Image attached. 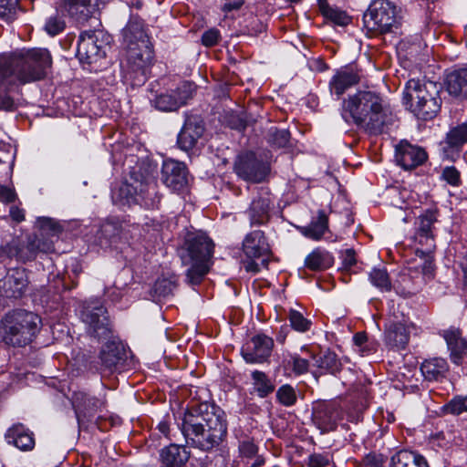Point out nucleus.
Returning a JSON list of instances; mask_svg holds the SVG:
<instances>
[{
  "instance_id": "obj_1",
  "label": "nucleus",
  "mask_w": 467,
  "mask_h": 467,
  "mask_svg": "<svg viewBox=\"0 0 467 467\" xmlns=\"http://www.w3.org/2000/svg\"><path fill=\"white\" fill-rule=\"evenodd\" d=\"M52 59L48 50L33 48L18 55L0 57V110H13L14 99L7 94L13 86L39 80L47 75Z\"/></svg>"
},
{
  "instance_id": "obj_2",
  "label": "nucleus",
  "mask_w": 467,
  "mask_h": 467,
  "mask_svg": "<svg viewBox=\"0 0 467 467\" xmlns=\"http://www.w3.org/2000/svg\"><path fill=\"white\" fill-rule=\"evenodd\" d=\"M181 429L188 445L204 451L218 447L227 435L224 413L208 403L186 411Z\"/></svg>"
},
{
  "instance_id": "obj_3",
  "label": "nucleus",
  "mask_w": 467,
  "mask_h": 467,
  "mask_svg": "<svg viewBox=\"0 0 467 467\" xmlns=\"http://www.w3.org/2000/svg\"><path fill=\"white\" fill-rule=\"evenodd\" d=\"M344 118L348 114L354 124L369 133H381L392 124L394 116L380 93L364 89L343 102Z\"/></svg>"
},
{
  "instance_id": "obj_4",
  "label": "nucleus",
  "mask_w": 467,
  "mask_h": 467,
  "mask_svg": "<svg viewBox=\"0 0 467 467\" xmlns=\"http://www.w3.org/2000/svg\"><path fill=\"white\" fill-rule=\"evenodd\" d=\"M126 58L124 77L132 86H141L148 78L153 59V48L141 21L131 20L123 30Z\"/></svg>"
},
{
  "instance_id": "obj_5",
  "label": "nucleus",
  "mask_w": 467,
  "mask_h": 467,
  "mask_svg": "<svg viewBox=\"0 0 467 467\" xmlns=\"http://www.w3.org/2000/svg\"><path fill=\"white\" fill-rule=\"evenodd\" d=\"M178 253L182 264L189 266L186 272L188 283L200 284L210 270L213 241L203 233L190 232L185 235Z\"/></svg>"
},
{
  "instance_id": "obj_6",
  "label": "nucleus",
  "mask_w": 467,
  "mask_h": 467,
  "mask_svg": "<svg viewBox=\"0 0 467 467\" xmlns=\"http://www.w3.org/2000/svg\"><path fill=\"white\" fill-rule=\"evenodd\" d=\"M3 341L9 346L24 347L39 332L42 321L38 315L17 309L7 313L1 322Z\"/></svg>"
},
{
  "instance_id": "obj_7",
  "label": "nucleus",
  "mask_w": 467,
  "mask_h": 467,
  "mask_svg": "<svg viewBox=\"0 0 467 467\" xmlns=\"http://www.w3.org/2000/svg\"><path fill=\"white\" fill-rule=\"evenodd\" d=\"M404 103L418 117L432 119L441 109L439 87L436 83L410 79L403 92Z\"/></svg>"
},
{
  "instance_id": "obj_8",
  "label": "nucleus",
  "mask_w": 467,
  "mask_h": 467,
  "mask_svg": "<svg viewBox=\"0 0 467 467\" xmlns=\"http://www.w3.org/2000/svg\"><path fill=\"white\" fill-rule=\"evenodd\" d=\"M364 27L373 34H386L399 26L396 6L389 0H373L363 15Z\"/></svg>"
},
{
  "instance_id": "obj_9",
  "label": "nucleus",
  "mask_w": 467,
  "mask_h": 467,
  "mask_svg": "<svg viewBox=\"0 0 467 467\" xmlns=\"http://www.w3.org/2000/svg\"><path fill=\"white\" fill-rule=\"evenodd\" d=\"M80 317L91 336L98 338L109 337L111 330L108 312L98 300L85 303Z\"/></svg>"
},
{
  "instance_id": "obj_10",
  "label": "nucleus",
  "mask_w": 467,
  "mask_h": 467,
  "mask_svg": "<svg viewBox=\"0 0 467 467\" xmlns=\"http://www.w3.org/2000/svg\"><path fill=\"white\" fill-rule=\"evenodd\" d=\"M234 169L238 177L254 183L263 182L270 172L269 164L258 159L254 152L240 154Z\"/></svg>"
},
{
  "instance_id": "obj_11",
  "label": "nucleus",
  "mask_w": 467,
  "mask_h": 467,
  "mask_svg": "<svg viewBox=\"0 0 467 467\" xmlns=\"http://www.w3.org/2000/svg\"><path fill=\"white\" fill-rule=\"evenodd\" d=\"M192 95V86L189 83H183L176 89L156 94L154 98L150 99V103L160 111L171 112L185 105Z\"/></svg>"
},
{
  "instance_id": "obj_12",
  "label": "nucleus",
  "mask_w": 467,
  "mask_h": 467,
  "mask_svg": "<svg viewBox=\"0 0 467 467\" xmlns=\"http://www.w3.org/2000/svg\"><path fill=\"white\" fill-rule=\"evenodd\" d=\"M437 221L438 211L430 209L421 213L415 222L414 240L425 247L424 253L426 254L431 253L435 247L432 228Z\"/></svg>"
},
{
  "instance_id": "obj_13",
  "label": "nucleus",
  "mask_w": 467,
  "mask_h": 467,
  "mask_svg": "<svg viewBox=\"0 0 467 467\" xmlns=\"http://www.w3.org/2000/svg\"><path fill=\"white\" fill-rule=\"evenodd\" d=\"M273 207L274 198L270 191L267 188H259L246 211L251 224L261 225L268 222Z\"/></svg>"
},
{
  "instance_id": "obj_14",
  "label": "nucleus",
  "mask_w": 467,
  "mask_h": 467,
  "mask_svg": "<svg viewBox=\"0 0 467 467\" xmlns=\"http://www.w3.org/2000/svg\"><path fill=\"white\" fill-rule=\"evenodd\" d=\"M98 35L95 31H84L80 34L77 56L80 62L87 64H97L106 56L104 47L98 44Z\"/></svg>"
},
{
  "instance_id": "obj_15",
  "label": "nucleus",
  "mask_w": 467,
  "mask_h": 467,
  "mask_svg": "<svg viewBox=\"0 0 467 467\" xmlns=\"http://www.w3.org/2000/svg\"><path fill=\"white\" fill-rule=\"evenodd\" d=\"M28 285L27 271L25 268H13L0 280V294L9 298H20L25 295Z\"/></svg>"
},
{
  "instance_id": "obj_16",
  "label": "nucleus",
  "mask_w": 467,
  "mask_h": 467,
  "mask_svg": "<svg viewBox=\"0 0 467 467\" xmlns=\"http://www.w3.org/2000/svg\"><path fill=\"white\" fill-rule=\"evenodd\" d=\"M341 418V410L335 401H318L313 407V421L323 432L333 431Z\"/></svg>"
},
{
  "instance_id": "obj_17",
  "label": "nucleus",
  "mask_w": 467,
  "mask_h": 467,
  "mask_svg": "<svg viewBox=\"0 0 467 467\" xmlns=\"http://www.w3.org/2000/svg\"><path fill=\"white\" fill-rule=\"evenodd\" d=\"M274 340L272 337L258 334L254 336L242 348V355L246 362L261 363L265 361L272 352Z\"/></svg>"
},
{
  "instance_id": "obj_18",
  "label": "nucleus",
  "mask_w": 467,
  "mask_h": 467,
  "mask_svg": "<svg viewBox=\"0 0 467 467\" xmlns=\"http://www.w3.org/2000/svg\"><path fill=\"white\" fill-rule=\"evenodd\" d=\"M161 180L172 191H180L188 183V171L184 163L174 161H164L161 169Z\"/></svg>"
},
{
  "instance_id": "obj_19",
  "label": "nucleus",
  "mask_w": 467,
  "mask_h": 467,
  "mask_svg": "<svg viewBox=\"0 0 467 467\" xmlns=\"http://www.w3.org/2000/svg\"><path fill=\"white\" fill-rule=\"evenodd\" d=\"M360 80L358 70L352 66L337 70L328 83L331 95L338 99L348 88L357 85Z\"/></svg>"
},
{
  "instance_id": "obj_20",
  "label": "nucleus",
  "mask_w": 467,
  "mask_h": 467,
  "mask_svg": "<svg viewBox=\"0 0 467 467\" xmlns=\"http://www.w3.org/2000/svg\"><path fill=\"white\" fill-rule=\"evenodd\" d=\"M243 251L247 258H262V263L265 265L270 248L264 233L259 230L249 233L243 241Z\"/></svg>"
},
{
  "instance_id": "obj_21",
  "label": "nucleus",
  "mask_w": 467,
  "mask_h": 467,
  "mask_svg": "<svg viewBox=\"0 0 467 467\" xmlns=\"http://www.w3.org/2000/svg\"><path fill=\"white\" fill-rule=\"evenodd\" d=\"M444 85L450 95L467 98V64L455 66L446 73Z\"/></svg>"
},
{
  "instance_id": "obj_22",
  "label": "nucleus",
  "mask_w": 467,
  "mask_h": 467,
  "mask_svg": "<svg viewBox=\"0 0 467 467\" xmlns=\"http://www.w3.org/2000/svg\"><path fill=\"white\" fill-rule=\"evenodd\" d=\"M396 160L405 170H411L421 165L427 160L426 151L410 143H400L397 147Z\"/></svg>"
},
{
  "instance_id": "obj_23",
  "label": "nucleus",
  "mask_w": 467,
  "mask_h": 467,
  "mask_svg": "<svg viewBox=\"0 0 467 467\" xmlns=\"http://www.w3.org/2000/svg\"><path fill=\"white\" fill-rule=\"evenodd\" d=\"M124 348L116 341H109L100 351V369L104 374H110L115 371L123 359Z\"/></svg>"
},
{
  "instance_id": "obj_24",
  "label": "nucleus",
  "mask_w": 467,
  "mask_h": 467,
  "mask_svg": "<svg viewBox=\"0 0 467 467\" xmlns=\"http://www.w3.org/2000/svg\"><path fill=\"white\" fill-rule=\"evenodd\" d=\"M105 397L90 396L85 392H77L74 395V406L78 419L80 417H92L96 412L105 407Z\"/></svg>"
},
{
  "instance_id": "obj_25",
  "label": "nucleus",
  "mask_w": 467,
  "mask_h": 467,
  "mask_svg": "<svg viewBox=\"0 0 467 467\" xmlns=\"http://www.w3.org/2000/svg\"><path fill=\"white\" fill-rule=\"evenodd\" d=\"M57 9L78 23L86 22L92 14L91 0H59Z\"/></svg>"
},
{
  "instance_id": "obj_26",
  "label": "nucleus",
  "mask_w": 467,
  "mask_h": 467,
  "mask_svg": "<svg viewBox=\"0 0 467 467\" xmlns=\"http://www.w3.org/2000/svg\"><path fill=\"white\" fill-rule=\"evenodd\" d=\"M443 337L451 352V359L456 364H462L467 358V340L462 337L459 329H448L443 333Z\"/></svg>"
},
{
  "instance_id": "obj_27",
  "label": "nucleus",
  "mask_w": 467,
  "mask_h": 467,
  "mask_svg": "<svg viewBox=\"0 0 467 467\" xmlns=\"http://www.w3.org/2000/svg\"><path fill=\"white\" fill-rule=\"evenodd\" d=\"M143 190L138 192V185H132L127 182H121L111 192L113 202L120 207L131 206L139 202V198L142 195Z\"/></svg>"
},
{
  "instance_id": "obj_28",
  "label": "nucleus",
  "mask_w": 467,
  "mask_h": 467,
  "mask_svg": "<svg viewBox=\"0 0 467 467\" xmlns=\"http://www.w3.org/2000/svg\"><path fill=\"white\" fill-rule=\"evenodd\" d=\"M409 339L410 327L402 322H393L385 330V342L391 348H405Z\"/></svg>"
},
{
  "instance_id": "obj_29",
  "label": "nucleus",
  "mask_w": 467,
  "mask_h": 467,
  "mask_svg": "<svg viewBox=\"0 0 467 467\" xmlns=\"http://www.w3.org/2000/svg\"><path fill=\"white\" fill-rule=\"evenodd\" d=\"M190 452L184 446L171 444L161 451L160 459L162 467H184Z\"/></svg>"
},
{
  "instance_id": "obj_30",
  "label": "nucleus",
  "mask_w": 467,
  "mask_h": 467,
  "mask_svg": "<svg viewBox=\"0 0 467 467\" xmlns=\"http://www.w3.org/2000/svg\"><path fill=\"white\" fill-rule=\"evenodd\" d=\"M300 233L314 241L321 240L329 231L328 216L324 211H318L317 215L311 219L308 225L299 227Z\"/></svg>"
},
{
  "instance_id": "obj_31",
  "label": "nucleus",
  "mask_w": 467,
  "mask_h": 467,
  "mask_svg": "<svg viewBox=\"0 0 467 467\" xmlns=\"http://www.w3.org/2000/svg\"><path fill=\"white\" fill-rule=\"evenodd\" d=\"M8 443L15 445L22 451H28L34 447L33 434L22 424H16L5 433Z\"/></svg>"
},
{
  "instance_id": "obj_32",
  "label": "nucleus",
  "mask_w": 467,
  "mask_h": 467,
  "mask_svg": "<svg viewBox=\"0 0 467 467\" xmlns=\"http://www.w3.org/2000/svg\"><path fill=\"white\" fill-rule=\"evenodd\" d=\"M203 133V127L192 121H187L177 139L179 147L183 150H192Z\"/></svg>"
},
{
  "instance_id": "obj_33",
  "label": "nucleus",
  "mask_w": 467,
  "mask_h": 467,
  "mask_svg": "<svg viewBox=\"0 0 467 467\" xmlns=\"http://www.w3.org/2000/svg\"><path fill=\"white\" fill-rule=\"evenodd\" d=\"M420 370L427 380H440L445 378L449 366L446 359L441 358H433L426 359L420 366Z\"/></svg>"
},
{
  "instance_id": "obj_34",
  "label": "nucleus",
  "mask_w": 467,
  "mask_h": 467,
  "mask_svg": "<svg viewBox=\"0 0 467 467\" xmlns=\"http://www.w3.org/2000/svg\"><path fill=\"white\" fill-rule=\"evenodd\" d=\"M391 467H429L426 459L412 451L401 450L391 457Z\"/></svg>"
},
{
  "instance_id": "obj_35",
  "label": "nucleus",
  "mask_w": 467,
  "mask_h": 467,
  "mask_svg": "<svg viewBox=\"0 0 467 467\" xmlns=\"http://www.w3.org/2000/svg\"><path fill=\"white\" fill-rule=\"evenodd\" d=\"M334 263L331 254L324 249H314L305 259V266L311 271H323Z\"/></svg>"
},
{
  "instance_id": "obj_36",
  "label": "nucleus",
  "mask_w": 467,
  "mask_h": 467,
  "mask_svg": "<svg viewBox=\"0 0 467 467\" xmlns=\"http://www.w3.org/2000/svg\"><path fill=\"white\" fill-rule=\"evenodd\" d=\"M444 150H460L467 143V123H461L451 127L445 138Z\"/></svg>"
},
{
  "instance_id": "obj_37",
  "label": "nucleus",
  "mask_w": 467,
  "mask_h": 467,
  "mask_svg": "<svg viewBox=\"0 0 467 467\" xmlns=\"http://www.w3.org/2000/svg\"><path fill=\"white\" fill-rule=\"evenodd\" d=\"M121 227L118 223L106 222L101 224L98 234L97 240L101 247H109L116 244L119 238Z\"/></svg>"
},
{
  "instance_id": "obj_38",
  "label": "nucleus",
  "mask_w": 467,
  "mask_h": 467,
  "mask_svg": "<svg viewBox=\"0 0 467 467\" xmlns=\"http://www.w3.org/2000/svg\"><path fill=\"white\" fill-rule=\"evenodd\" d=\"M253 392L259 398H265L275 390V385L268 376L259 370H254L251 374Z\"/></svg>"
},
{
  "instance_id": "obj_39",
  "label": "nucleus",
  "mask_w": 467,
  "mask_h": 467,
  "mask_svg": "<svg viewBox=\"0 0 467 467\" xmlns=\"http://www.w3.org/2000/svg\"><path fill=\"white\" fill-rule=\"evenodd\" d=\"M314 359L317 368L331 374L339 371L341 367L337 356L330 350L323 352L319 357H315Z\"/></svg>"
},
{
  "instance_id": "obj_40",
  "label": "nucleus",
  "mask_w": 467,
  "mask_h": 467,
  "mask_svg": "<svg viewBox=\"0 0 467 467\" xmlns=\"http://www.w3.org/2000/svg\"><path fill=\"white\" fill-rule=\"evenodd\" d=\"M369 280L371 284L381 291H390L391 282L389 274L384 268H374L369 273Z\"/></svg>"
},
{
  "instance_id": "obj_41",
  "label": "nucleus",
  "mask_w": 467,
  "mask_h": 467,
  "mask_svg": "<svg viewBox=\"0 0 467 467\" xmlns=\"http://www.w3.org/2000/svg\"><path fill=\"white\" fill-rule=\"evenodd\" d=\"M177 286L176 281L171 278H160L153 286V295L158 299L166 298L172 295Z\"/></svg>"
},
{
  "instance_id": "obj_42",
  "label": "nucleus",
  "mask_w": 467,
  "mask_h": 467,
  "mask_svg": "<svg viewBox=\"0 0 467 467\" xmlns=\"http://www.w3.org/2000/svg\"><path fill=\"white\" fill-rule=\"evenodd\" d=\"M19 262L26 263L34 260L36 255V242L33 237H28L26 243L18 240Z\"/></svg>"
},
{
  "instance_id": "obj_43",
  "label": "nucleus",
  "mask_w": 467,
  "mask_h": 467,
  "mask_svg": "<svg viewBox=\"0 0 467 467\" xmlns=\"http://www.w3.org/2000/svg\"><path fill=\"white\" fill-rule=\"evenodd\" d=\"M321 11L326 18L329 19L336 25L346 26L350 22V17L342 10L333 8L328 5H322Z\"/></svg>"
},
{
  "instance_id": "obj_44",
  "label": "nucleus",
  "mask_w": 467,
  "mask_h": 467,
  "mask_svg": "<svg viewBox=\"0 0 467 467\" xmlns=\"http://www.w3.org/2000/svg\"><path fill=\"white\" fill-rule=\"evenodd\" d=\"M288 319L293 329L304 333L310 329L312 322L306 318L299 311L290 309Z\"/></svg>"
},
{
  "instance_id": "obj_45",
  "label": "nucleus",
  "mask_w": 467,
  "mask_h": 467,
  "mask_svg": "<svg viewBox=\"0 0 467 467\" xmlns=\"http://www.w3.org/2000/svg\"><path fill=\"white\" fill-rule=\"evenodd\" d=\"M276 399L282 405L291 407L297 400L296 389L288 384L283 385L276 391Z\"/></svg>"
},
{
  "instance_id": "obj_46",
  "label": "nucleus",
  "mask_w": 467,
  "mask_h": 467,
  "mask_svg": "<svg viewBox=\"0 0 467 467\" xmlns=\"http://www.w3.org/2000/svg\"><path fill=\"white\" fill-rule=\"evenodd\" d=\"M443 411L447 414L461 415L467 412V397L456 396L443 407Z\"/></svg>"
},
{
  "instance_id": "obj_47",
  "label": "nucleus",
  "mask_w": 467,
  "mask_h": 467,
  "mask_svg": "<svg viewBox=\"0 0 467 467\" xmlns=\"http://www.w3.org/2000/svg\"><path fill=\"white\" fill-rule=\"evenodd\" d=\"M290 140L287 130L271 129L268 133V142L276 148L286 147Z\"/></svg>"
},
{
  "instance_id": "obj_48",
  "label": "nucleus",
  "mask_w": 467,
  "mask_h": 467,
  "mask_svg": "<svg viewBox=\"0 0 467 467\" xmlns=\"http://www.w3.org/2000/svg\"><path fill=\"white\" fill-rule=\"evenodd\" d=\"M18 0H0V18L10 22L17 14Z\"/></svg>"
},
{
  "instance_id": "obj_49",
  "label": "nucleus",
  "mask_w": 467,
  "mask_h": 467,
  "mask_svg": "<svg viewBox=\"0 0 467 467\" xmlns=\"http://www.w3.org/2000/svg\"><path fill=\"white\" fill-rule=\"evenodd\" d=\"M441 178L452 187L462 184L461 172L454 166L444 167Z\"/></svg>"
},
{
  "instance_id": "obj_50",
  "label": "nucleus",
  "mask_w": 467,
  "mask_h": 467,
  "mask_svg": "<svg viewBox=\"0 0 467 467\" xmlns=\"http://www.w3.org/2000/svg\"><path fill=\"white\" fill-rule=\"evenodd\" d=\"M66 26L65 21L57 16H50L45 25V30L49 36H57L59 33H61Z\"/></svg>"
},
{
  "instance_id": "obj_51",
  "label": "nucleus",
  "mask_w": 467,
  "mask_h": 467,
  "mask_svg": "<svg viewBox=\"0 0 467 467\" xmlns=\"http://www.w3.org/2000/svg\"><path fill=\"white\" fill-rule=\"evenodd\" d=\"M18 240L13 239L10 243L0 246V258H16L19 261Z\"/></svg>"
},
{
  "instance_id": "obj_52",
  "label": "nucleus",
  "mask_w": 467,
  "mask_h": 467,
  "mask_svg": "<svg viewBox=\"0 0 467 467\" xmlns=\"http://www.w3.org/2000/svg\"><path fill=\"white\" fill-rule=\"evenodd\" d=\"M331 458L328 453H313L308 457V467H327Z\"/></svg>"
},
{
  "instance_id": "obj_53",
  "label": "nucleus",
  "mask_w": 467,
  "mask_h": 467,
  "mask_svg": "<svg viewBox=\"0 0 467 467\" xmlns=\"http://www.w3.org/2000/svg\"><path fill=\"white\" fill-rule=\"evenodd\" d=\"M220 39V32L216 28L205 31L202 36V44L207 47L215 46Z\"/></svg>"
},
{
  "instance_id": "obj_54",
  "label": "nucleus",
  "mask_w": 467,
  "mask_h": 467,
  "mask_svg": "<svg viewBox=\"0 0 467 467\" xmlns=\"http://www.w3.org/2000/svg\"><path fill=\"white\" fill-rule=\"evenodd\" d=\"M240 453L247 458H251L257 453V446L251 440H244L239 443Z\"/></svg>"
},
{
  "instance_id": "obj_55",
  "label": "nucleus",
  "mask_w": 467,
  "mask_h": 467,
  "mask_svg": "<svg viewBox=\"0 0 467 467\" xmlns=\"http://www.w3.org/2000/svg\"><path fill=\"white\" fill-rule=\"evenodd\" d=\"M36 242V253H51L54 251V244L52 240L44 237L34 236Z\"/></svg>"
},
{
  "instance_id": "obj_56",
  "label": "nucleus",
  "mask_w": 467,
  "mask_h": 467,
  "mask_svg": "<svg viewBox=\"0 0 467 467\" xmlns=\"http://www.w3.org/2000/svg\"><path fill=\"white\" fill-rule=\"evenodd\" d=\"M292 368H293V371L296 374L301 375V374L307 372L308 368H309V363H308L307 359H306V358H303L299 356H294L292 358Z\"/></svg>"
},
{
  "instance_id": "obj_57",
  "label": "nucleus",
  "mask_w": 467,
  "mask_h": 467,
  "mask_svg": "<svg viewBox=\"0 0 467 467\" xmlns=\"http://www.w3.org/2000/svg\"><path fill=\"white\" fill-rule=\"evenodd\" d=\"M357 467H383V459L376 454H368Z\"/></svg>"
},
{
  "instance_id": "obj_58",
  "label": "nucleus",
  "mask_w": 467,
  "mask_h": 467,
  "mask_svg": "<svg viewBox=\"0 0 467 467\" xmlns=\"http://www.w3.org/2000/svg\"><path fill=\"white\" fill-rule=\"evenodd\" d=\"M16 199V193L14 189L0 185V201L3 202H13Z\"/></svg>"
},
{
  "instance_id": "obj_59",
  "label": "nucleus",
  "mask_w": 467,
  "mask_h": 467,
  "mask_svg": "<svg viewBox=\"0 0 467 467\" xmlns=\"http://www.w3.org/2000/svg\"><path fill=\"white\" fill-rule=\"evenodd\" d=\"M38 223L42 231L48 230L52 234H56L59 230V225L52 219L43 217L38 219Z\"/></svg>"
},
{
  "instance_id": "obj_60",
  "label": "nucleus",
  "mask_w": 467,
  "mask_h": 467,
  "mask_svg": "<svg viewBox=\"0 0 467 467\" xmlns=\"http://www.w3.org/2000/svg\"><path fill=\"white\" fill-rule=\"evenodd\" d=\"M10 216L16 222H22L25 219V213L22 209H19L16 206L10 207Z\"/></svg>"
},
{
  "instance_id": "obj_61",
  "label": "nucleus",
  "mask_w": 467,
  "mask_h": 467,
  "mask_svg": "<svg viewBox=\"0 0 467 467\" xmlns=\"http://www.w3.org/2000/svg\"><path fill=\"white\" fill-rule=\"evenodd\" d=\"M356 263L355 254L352 250H347L343 264L345 266H352Z\"/></svg>"
},
{
  "instance_id": "obj_62",
  "label": "nucleus",
  "mask_w": 467,
  "mask_h": 467,
  "mask_svg": "<svg viewBox=\"0 0 467 467\" xmlns=\"http://www.w3.org/2000/svg\"><path fill=\"white\" fill-rule=\"evenodd\" d=\"M243 2L241 0H234V2L225 3L222 9L224 12H230L232 10H235L241 7Z\"/></svg>"
},
{
  "instance_id": "obj_63",
  "label": "nucleus",
  "mask_w": 467,
  "mask_h": 467,
  "mask_svg": "<svg viewBox=\"0 0 467 467\" xmlns=\"http://www.w3.org/2000/svg\"><path fill=\"white\" fill-rule=\"evenodd\" d=\"M367 335L366 333H357L353 337V340L356 346L362 347L367 342Z\"/></svg>"
},
{
  "instance_id": "obj_64",
  "label": "nucleus",
  "mask_w": 467,
  "mask_h": 467,
  "mask_svg": "<svg viewBox=\"0 0 467 467\" xmlns=\"http://www.w3.org/2000/svg\"><path fill=\"white\" fill-rule=\"evenodd\" d=\"M244 268L247 272H253L257 273L260 271V265L254 261V259H251V261H248L244 265Z\"/></svg>"
}]
</instances>
